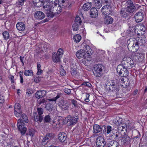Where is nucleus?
Wrapping results in <instances>:
<instances>
[{
  "label": "nucleus",
  "mask_w": 147,
  "mask_h": 147,
  "mask_svg": "<svg viewBox=\"0 0 147 147\" xmlns=\"http://www.w3.org/2000/svg\"><path fill=\"white\" fill-rule=\"evenodd\" d=\"M146 37L142 36L135 38H131L127 41V47L128 49H132L133 51H137L139 45H144L146 42Z\"/></svg>",
  "instance_id": "1"
},
{
  "label": "nucleus",
  "mask_w": 147,
  "mask_h": 147,
  "mask_svg": "<svg viewBox=\"0 0 147 147\" xmlns=\"http://www.w3.org/2000/svg\"><path fill=\"white\" fill-rule=\"evenodd\" d=\"M125 5L127 8H122L120 11V14L121 17L126 18L129 16H132L136 11V8L131 0H128Z\"/></svg>",
  "instance_id": "2"
},
{
  "label": "nucleus",
  "mask_w": 147,
  "mask_h": 147,
  "mask_svg": "<svg viewBox=\"0 0 147 147\" xmlns=\"http://www.w3.org/2000/svg\"><path fill=\"white\" fill-rule=\"evenodd\" d=\"M24 121L27 123L28 121L26 115L23 114L20 119L18 120L17 124V127L22 135L25 134L27 130V128L24 126Z\"/></svg>",
  "instance_id": "3"
},
{
  "label": "nucleus",
  "mask_w": 147,
  "mask_h": 147,
  "mask_svg": "<svg viewBox=\"0 0 147 147\" xmlns=\"http://www.w3.org/2000/svg\"><path fill=\"white\" fill-rule=\"evenodd\" d=\"M51 3H48V4L44 5L43 7L44 12L46 13L47 17L53 18L55 15L58 14L57 11V9H55L54 8H52Z\"/></svg>",
  "instance_id": "4"
},
{
  "label": "nucleus",
  "mask_w": 147,
  "mask_h": 147,
  "mask_svg": "<svg viewBox=\"0 0 147 147\" xmlns=\"http://www.w3.org/2000/svg\"><path fill=\"white\" fill-rule=\"evenodd\" d=\"M120 88L119 86L113 80H109L107 82L106 89L109 92H116Z\"/></svg>",
  "instance_id": "5"
},
{
  "label": "nucleus",
  "mask_w": 147,
  "mask_h": 147,
  "mask_svg": "<svg viewBox=\"0 0 147 147\" xmlns=\"http://www.w3.org/2000/svg\"><path fill=\"white\" fill-rule=\"evenodd\" d=\"M103 66L102 65L98 64L95 65L93 69L94 75L96 77H100L102 75V68Z\"/></svg>",
  "instance_id": "6"
},
{
  "label": "nucleus",
  "mask_w": 147,
  "mask_h": 147,
  "mask_svg": "<svg viewBox=\"0 0 147 147\" xmlns=\"http://www.w3.org/2000/svg\"><path fill=\"white\" fill-rule=\"evenodd\" d=\"M37 111L38 115L37 113L34 112L33 113L34 120L36 122L39 121L41 122L43 119V117L42 115L44 112L43 109L41 108H37Z\"/></svg>",
  "instance_id": "7"
},
{
  "label": "nucleus",
  "mask_w": 147,
  "mask_h": 147,
  "mask_svg": "<svg viewBox=\"0 0 147 147\" xmlns=\"http://www.w3.org/2000/svg\"><path fill=\"white\" fill-rule=\"evenodd\" d=\"M127 68L125 67L123 65L119 64L117 67V71L120 76L126 77L128 76L129 74Z\"/></svg>",
  "instance_id": "8"
},
{
  "label": "nucleus",
  "mask_w": 147,
  "mask_h": 147,
  "mask_svg": "<svg viewBox=\"0 0 147 147\" xmlns=\"http://www.w3.org/2000/svg\"><path fill=\"white\" fill-rule=\"evenodd\" d=\"M119 122L117 123V124H118V126L117 127V129L119 131V132L125 131H127V129H130V125L129 123L128 124H126L125 123H121L119 124Z\"/></svg>",
  "instance_id": "9"
},
{
  "label": "nucleus",
  "mask_w": 147,
  "mask_h": 147,
  "mask_svg": "<svg viewBox=\"0 0 147 147\" xmlns=\"http://www.w3.org/2000/svg\"><path fill=\"white\" fill-rule=\"evenodd\" d=\"M96 144L98 147H104L105 142L103 138L101 136L98 137L96 140Z\"/></svg>",
  "instance_id": "10"
},
{
  "label": "nucleus",
  "mask_w": 147,
  "mask_h": 147,
  "mask_svg": "<svg viewBox=\"0 0 147 147\" xmlns=\"http://www.w3.org/2000/svg\"><path fill=\"white\" fill-rule=\"evenodd\" d=\"M101 11L105 15L106 13H110L111 12L112 9L111 4H107L103 6L102 8Z\"/></svg>",
  "instance_id": "11"
},
{
  "label": "nucleus",
  "mask_w": 147,
  "mask_h": 147,
  "mask_svg": "<svg viewBox=\"0 0 147 147\" xmlns=\"http://www.w3.org/2000/svg\"><path fill=\"white\" fill-rule=\"evenodd\" d=\"M82 46L83 47V49H82L84 51V52L86 54V55L90 56L92 54L93 51L88 45L82 44Z\"/></svg>",
  "instance_id": "12"
},
{
  "label": "nucleus",
  "mask_w": 147,
  "mask_h": 147,
  "mask_svg": "<svg viewBox=\"0 0 147 147\" xmlns=\"http://www.w3.org/2000/svg\"><path fill=\"white\" fill-rule=\"evenodd\" d=\"M131 58L128 57H126L124 58L121 61V64L120 65H122L125 67L128 68L130 66V64L131 63L130 61Z\"/></svg>",
  "instance_id": "13"
},
{
  "label": "nucleus",
  "mask_w": 147,
  "mask_h": 147,
  "mask_svg": "<svg viewBox=\"0 0 147 147\" xmlns=\"http://www.w3.org/2000/svg\"><path fill=\"white\" fill-rule=\"evenodd\" d=\"M45 15L42 11H36L34 14V18L38 20H40L45 18Z\"/></svg>",
  "instance_id": "14"
},
{
  "label": "nucleus",
  "mask_w": 147,
  "mask_h": 147,
  "mask_svg": "<svg viewBox=\"0 0 147 147\" xmlns=\"http://www.w3.org/2000/svg\"><path fill=\"white\" fill-rule=\"evenodd\" d=\"M134 17L136 21L137 22H139L143 20L144 14L141 12H138L135 14Z\"/></svg>",
  "instance_id": "15"
},
{
  "label": "nucleus",
  "mask_w": 147,
  "mask_h": 147,
  "mask_svg": "<svg viewBox=\"0 0 147 147\" xmlns=\"http://www.w3.org/2000/svg\"><path fill=\"white\" fill-rule=\"evenodd\" d=\"M47 92L45 90H38L36 92L35 96L36 98L39 99L45 96Z\"/></svg>",
  "instance_id": "16"
},
{
  "label": "nucleus",
  "mask_w": 147,
  "mask_h": 147,
  "mask_svg": "<svg viewBox=\"0 0 147 147\" xmlns=\"http://www.w3.org/2000/svg\"><path fill=\"white\" fill-rule=\"evenodd\" d=\"M86 53L82 49L79 50L76 53V57L79 59L86 58Z\"/></svg>",
  "instance_id": "17"
},
{
  "label": "nucleus",
  "mask_w": 147,
  "mask_h": 147,
  "mask_svg": "<svg viewBox=\"0 0 147 147\" xmlns=\"http://www.w3.org/2000/svg\"><path fill=\"white\" fill-rule=\"evenodd\" d=\"M130 138L127 136H124L121 139V144L124 145L129 144L130 143Z\"/></svg>",
  "instance_id": "18"
},
{
  "label": "nucleus",
  "mask_w": 147,
  "mask_h": 147,
  "mask_svg": "<svg viewBox=\"0 0 147 147\" xmlns=\"http://www.w3.org/2000/svg\"><path fill=\"white\" fill-rule=\"evenodd\" d=\"M58 2L60 4V6H62V8L68 7L70 6L67 0H58Z\"/></svg>",
  "instance_id": "19"
},
{
  "label": "nucleus",
  "mask_w": 147,
  "mask_h": 147,
  "mask_svg": "<svg viewBox=\"0 0 147 147\" xmlns=\"http://www.w3.org/2000/svg\"><path fill=\"white\" fill-rule=\"evenodd\" d=\"M58 139L60 142H63L65 141L67 136L65 133L64 132H61L58 134Z\"/></svg>",
  "instance_id": "20"
},
{
  "label": "nucleus",
  "mask_w": 147,
  "mask_h": 147,
  "mask_svg": "<svg viewBox=\"0 0 147 147\" xmlns=\"http://www.w3.org/2000/svg\"><path fill=\"white\" fill-rule=\"evenodd\" d=\"M17 29L20 31H24L26 28V25L22 22H19L16 24Z\"/></svg>",
  "instance_id": "21"
},
{
  "label": "nucleus",
  "mask_w": 147,
  "mask_h": 147,
  "mask_svg": "<svg viewBox=\"0 0 147 147\" xmlns=\"http://www.w3.org/2000/svg\"><path fill=\"white\" fill-rule=\"evenodd\" d=\"M52 137V134L48 133L43 138L42 141V144L43 146L46 145L48 142V140Z\"/></svg>",
  "instance_id": "22"
},
{
  "label": "nucleus",
  "mask_w": 147,
  "mask_h": 147,
  "mask_svg": "<svg viewBox=\"0 0 147 147\" xmlns=\"http://www.w3.org/2000/svg\"><path fill=\"white\" fill-rule=\"evenodd\" d=\"M108 147H119V144L116 141L111 140L108 141Z\"/></svg>",
  "instance_id": "23"
},
{
  "label": "nucleus",
  "mask_w": 147,
  "mask_h": 147,
  "mask_svg": "<svg viewBox=\"0 0 147 147\" xmlns=\"http://www.w3.org/2000/svg\"><path fill=\"white\" fill-rule=\"evenodd\" d=\"M90 14L91 17L95 18L98 16V11L96 9L95 7H93L90 9Z\"/></svg>",
  "instance_id": "24"
},
{
  "label": "nucleus",
  "mask_w": 147,
  "mask_h": 147,
  "mask_svg": "<svg viewBox=\"0 0 147 147\" xmlns=\"http://www.w3.org/2000/svg\"><path fill=\"white\" fill-rule=\"evenodd\" d=\"M51 4L52 7H52V8H54L55 9H57L56 11H57L58 13V14H59L61 12L62 9L61 6H60L59 4L54 3H52Z\"/></svg>",
  "instance_id": "25"
},
{
  "label": "nucleus",
  "mask_w": 147,
  "mask_h": 147,
  "mask_svg": "<svg viewBox=\"0 0 147 147\" xmlns=\"http://www.w3.org/2000/svg\"><path fill=\"white\" fill-rule=\"evenodd\" d=\"M132 134L134 136V140L137 141L139 140V137L140 136V133L137 130L134 129L132 131Z\"/></svg>",
  "instance_id": "26"
},
{
  "label": "nucleus",
  "mask_w": 147,
  "mask_h": 147,
  "mask_svg": "<svg viewBox=\"0 0 147 147\" xmlns=\"http://www.w3.org/2000/svg\"><path fill=\"white\" fill-rule=\"evenodd\" d=\"M33 3L36 7H41L43 4V0H33Z\"/></svg>",
  "instance_id": "27"
},
{
  "label": "nucleus",
  "mask_w": 147,
  "mask_h": 147,
  "mask_svg": "<svg viewBox=\"0 0 147 147\" xmlns=\"http://www.w3.org/2000/svg\"><path fill=\"white\" fill-rule=\"evenodd\" d=\"M113 22V18L111 16H106L104 19V23L107 24H111Z\"/></svg>",
  "instance_id": "28"
},
{
  "label": "nucleus",
  "mask_w": 147,
  "mask_h": 147,
  "mask_svg": "<svg viewBox=\"0 0 147 147\" xmlns=\"http://www.w3.org/2000/svg\"><path fill=\"white\" fill-rule=\"evenodd\" d=\"M61 57L57 55V53H54L52 55V59L54 62H59L60 60Z\"/></svg>",
  "instance_id": "29"
},
{
  "label": "nucleus",
  "mask_w": 147,
  "mask_h": 147,
  "mask_svg": "<svg viewBox=\"0 0 147 147\" xmlns=\"http://www.w3.org/2000/svg\"><path fill=\"white\" fill-rule=\"evenodd\" d=\"M102 131L101 126L97 124L93 126V132L95 134L100 132Z\"/></svg>",
  "instance_id": "30"
},
{
  "label": "nucleus",
  "mask_w": 147,
  "mask_h": 147,
  "mask_svg": "<svg viewBox=\"0 0 147 147\" xmlns=\"http://www.w3.org/2000/svg\"><path fill=\"white\" fill-rule=\"evenodd\" d=\"M92 5L91 3H86L83 5L82 9L84 11H88L91 8Z\"/></svg>",
  "instance_id": "31"
},
{
  "label": "nucleus",
  "mask_w": 147,
  "mask_h": 147,
  "mask_svg": "<svg viewBox=\"0 0 147 147\" xmlns=\"http://www.w3.org/2000/svg\"><path fill=\"white\" fill-rule=\"evenodd\" d=\"M94 3L97 8L99 9L102 5V1L101 0H94Z\"/></svg>",
  "instance_id": "32"
},
{
  "label": "nucleus",
  "mask_w": 147,
  "mask_h": 147,
  "mask_svg": "<svg viewBox=\"0 0 147 147\" xmlns=\"http://www.w3.org/2000/svg\"><path fill=\"white\" fill-rule=\"evenodd\" d=\"M71 72L72 75L76 78H77L79 76V73L78 72L75 68H71Z\"/></svg>",
  "instance_id": "33"
},
{
  "label": "nucleus",
  "mask_w": 147,
  "mask_h": 147,
  "mask_svg": "<svg viewBox=\"0 0 147 147\" xmlns=\"http://www.w3.org/2000/svg\"><path fill=\"white\" fill-rule=\"evenodd\" d=\"M78 116L71 117V119L70 121V125H74L76 124L78 120Z\"/></svg>",
  "instance_id": "34"
},
{
  "label": "nucleus",
  "mask_w": 147,
  "mask_h": 147,
  "mask_svg": "<svg viewBox=\"0 0 147 147\" xmlns=\"http://www.w3.org/2000/svg\"><path fill=\"white\" fill-rule=\"evenodd\" d=\"M134 31V28H132V26L131 27L129 26V28L127 30V33L129 36H134L135 32L133 33Z\"/></svg>",
  "instance_id": "35"
},
{
  "label": "nucleus",
  "mask_w": 147,
  "mask_h": 147,
  "mask_svg": "<svg viewBox=\"0 0 147 147\" xmlns=\"http://www.w3.org/2000/svg\"><path fill=\"white\" fill-rule=\"evenodd\" d=\"M60 106L63 111L67 110L69 108V105L67 103L65 104L63 103V104L61 105Z\"/></svg>",
  "instance_id": "36"
},
{
  "label": "nucleus",
  "mask_w": 147,
  "mask_h": 147,
  "mask_svg": "<svg viewBox=\"0 0 147 147\" xmlns=\"http://www.w3.org/2000/svg\"><path fill=\"white\" fill-rule=\"evenodd\" d=\"M43 119L44 123H50L51 121V119L49 115H47L45 116Z\"/></svg>",
  "instance_id": "37"
},
{
  "label": "nucleus",
  "mask_w": 147,
  "mask_h": 147,
  "mask_svg": "<svg viewBox=\"0 0 147 147\" xmlns=\"http://www.w3.org/2000/svg\"><path fill=\"white\" fill-rule=\"evenodd\" d=\"M14 111H21L20 104L18 103L15 104Z\"/></svg>",
  "instance_id": "38"
},
{
  "label": "nucleus",
  "mask_w": 147,
  "mask_h": 147,
  "mask_svg": "<svg viewBox=\"0 0 147 147\" xmlns=\"http://www.w3.org/2000/svg\"><path fill=\"white\" fill-rule=\"evenodd\" d=\"M81 39V36L79 34L75 35L74 37V40L76 42H79Z\"/></svg>",
  "instance_id": "39"
},
{
  "label": "nucleus",
  "mask_w": 147,
  "mask_h": 147,
  "mask_svg": "<svg viewBox=\"0 0 147 147\" xmlns=\"http://www.w3.org/2000/svg\"><path fill=\"white\" fill-rule=\"evenodd\" d=\"M75 23H76L78 25H80L81 22L82 20L80 17L78 16V15H77L76 17L75 20Z\"/></svg>",
  "instance_id": "40"
},
{
  "label": "nucleus",
  "mask_w": 147,
  "mask_h": 147,
  "mask_svg": "<svg viewBox=\"0 0 147 147\" xmlns=\"http://www.w3.org/2000/svg\"><path fill=\"white\" fill-rule=\"evenodd\" d=\"M24 74L26 76H30L33 74V73L31 70H25Z\"/></svg>",
  "instance_id": "41"
},
{
  "label": "nucleus",
  "mask_w": 147,
  "mask_h": 147,
  "mask_svg": "<svg viewBox=\"0 0 147 147\" xmlns=\"http://www.w3.org/2000/svg\"><path fill=\"white\" fill-rule=\"evenodd\" d=\"M35 131L34 130L32 129H29L28 130V132L27 134V135H29L31 136H33L34 134Z\"/></svg>",
  "instance_id": "42"
},
{
  "label": "nucleus",
  "mask_w": 147,
  "mask_h": 147,
  "mask_svg": "<svg viewBox=\"0 0 147 147\" xmlns=\"http://www.w3.org/2000/svg\"><path fill=\"white\" fill-rule=\"evenodd\" d=\"M137 27L140 29V31H142L143 32H144L146 30L145 27L142 24H139Z\"/></svg>",
  "instance_id": "43"
},
{
  "label": "nucleus",
  "mask_w": 147,
  "mask_h": 147,
  "mask_svg": "<svg viewBox=\"0 0 147 147\" xmlns=\"http://www.w3.org/2000/svg\"><path fill=\"white\" fill-rule=\"evenodd\" d=\"M62 96V94L61 93H58L57 94V95L56 97L51 99L49 100L50 101H55L56 100L60 97L61 96Z\"/></svg>",
  "instance_id": "44"
},
{
  "label": "nucleus",
  "mask_w": 147,
  "mask_h": 147,
  "mask_svg": "<svg viewBox=\"0 0 147 147\" xmlns=\"http://www.w3.org/2000/svg\"><path fill=\"white\" fill-rule=\"evenodd\" d=\"M3 35L5 39L7 40L9 38V34L8 32H4L3 33Z\"/></svg>",
  "instance_id": "45"
},
{
  "label": "nucleus",
  "mask_w": 147,
  "mask_h": 147,
  "mask_svg": "<svg viewBox=\"0 0 147 147\" xmlns=\"http://www.w3.org/2000/svg\"><path fill=\"white\" fill-rule=\"evenodd\" d=\"M80 25H78L76 23L74 24L72 26V28L74 31H76L78 30V27Z\"/></svg>",
  "instance_id": "46"
},
{
  "label": "nucleus",
  "mask_w": 147,
  "mask_h": 147,
  "mask_svg": "<svg viewBox=\"0 0 147 147\" xmlns=\"http://www.w3.org/2000/svg\"><path fill=\"white\" fill-rule=\"evenodd\" d=\"M132 28H134V31L133 33L135 32L134 34V36H135L136 34L138 35L139 34L138 32V29L137 27H135V26H132Z\"/></svg>",
  "instance_id": "47"
},
{
  "label": "nucleus",
  "mask_w": 147,
  "mask_h": 147,
  "mask_svg": "<svg viewBox=\"0 0 147 147\" xmlns=\"http://www.w3.org/2000/svg\"><path fill=\"white\" fill-rule=\"evenodd\" d=\"M63 51L62 49L61 48L59 49L57 54V55H58L59 56H60L61 57L63 55Z\"/></svg>",
  "instance_id": "48"
},
{
  "label": "nucleus",
  "mask_w": 147,
  "mask_h": 147,
  "mask_svg": "<svg viewBox=\"0 0 147 147\" xmlns=\"http://www.w3.org/2000/svg\"><path fill=\"white\" fill-rule=\"evenodd\" d=\"M41 80V78L39 76L35 77L34 78V81L36 83L39 82Z\"/></svg>",
  "instance_id": "49"
},
{
  "label": "nucleus",
  "mask_w": 147,
  "mask_h": 147,
  "mask_svg": "<svg viewBox=\"0 0 147 147\" xmlns=\"http://www.w3.org/2000/svg\"><path fill=\"white\" fill-rule=\"evenodd\" d=\"M25 1L26 0H19L17 2V4L18 5H23Z\"/></svg>",
  "instance_id": "50"
},
{
  "label": "nucleus",
  "mask_w": 147,
  "mask_h": 147,
  "mask_svg": "<svg viewBox=\"0 0 147 147\" xmlns=\"http://www.w3.org/2000/svg\"><path fill=\"white\" fill-rule=\"evenodd\" d=\"M15 115L17 117H20L22 114V112L21 111H20L19 112L18 111H14Z\"/></svg>",
  "instance_id": "51"
},
{
  "label": "nucleus",
  "mask_w": 147,
  "mask_h": 147,
  "mask_svg": "<svg viewBox=\"0 0 147 147\" xmlns=\"http://www.w3.org/2000/svg\"><path fill=\"white\" fill-rule=\"evenodd\" d=\"M71 102L72 104L74 105L75 107H77L78 106L76 100L74 99L71 100Z\"/></svg>",
  "instance_id": "52"
},
{
  "label": "nucleus",
  "mask_w": 147,
  "mask_h": 147,
  "mask_svg": "<svg viewBox=\"0 0 147 147\" xmlns=\"http://www.w3.org/2000/svg\"><path fill=\"white\" fill-rule=\"evenodd\" d=\"M66 74V72L65 71V70L63 69H61L60 70V75L62 76H63L65 75Z\"/></svg>",
  "instance_id": "53"
},
{
  "label": "nucleus",
  "mask_w": 147,
  "mask_h": 147,
  "mask_svg": "<svg viewBox=\"0 0 147 147\" xmlns=\"http://www.w3.org/2000/svg\"><path fill=\"white\" fill-rule=\"evenodd\" d=\"M33 91L32 90L29 89L27 90L26 93L28 96H30L31 94L33 93Z\"/></svg>",
  "instance_id": "54"
},
{
  "label": "nucleus",
  "mask_w": 147,
  "mask_h": 147,
  "mask_svg": "<svg viewBox=\"0 0 147 147\" xmlns=\"http://www.w3.org/2000/svg\"><path fill=\"white\" fill-rule=\"evenodd\" d=\"M52 106L50 104H47L45 106V108L47 110H50L52 109Z\"/></svg>",
  "instance_id": "55"
},
{
  "label": "nucleus",
  "mask_w": 147,
  "mask_h": 147,
  "mask_svg": "<svg viewBox=\"0 0 147 147\" xmlns=\"http://www.w3.org/2000/svg\"><path fill=\"white\" fill-rule=\"evenodd\" d=\"M112 130L111 127L109 125L108 126L107 131V134H109Z\"/></svg>",
  "instance_id": "56"
},
{
  "label": "nucleus",
  "mask_w": 147,
  "mask_h": 147,
  "mask_svg": "<svg viewBox=\"0 0 147 147\" xmlns=\"http://www.w3.org/2000/svg\"><path fill=\"white\" fill-rule=\"evenodd\" d=\"M64 91L66 93L68 94H70L71 93V91L70 89L67 88H66L64 89Z\"/></svg>",
  "instance_id": "57"
},
{
  "label": "nucleus",
  "mask_w": 147,
  "mask_h": 147,
  "mask_svg": "<svg viewBox=\"0 0 147 147\" xmlns=\"http://www.w3.org/2000/svg\"><path fill=\"white\" fill-rule=\"evenodd\" d=\"M46 102V101L45 99H42L38 101V103L40 105L41 104H44Z\"/></svg>",
  "instance_id": "58"
},
{
  "label": "nucleus",
  "mask_w": 147,
  "mask_h": 147,
  "mask_svg": "<svg viewBox=\"0 0 147 147\" xmlns=\"http://www.w3.org/2000/svg\"><path fill=\"white\" fill-rule=\"evenodd\" d=\"M82 85L86 86L88 87H90L91 86V84L90 83L88 82H83Z\"/></svg>",
  "instance_id": "59"
},
{
  "label": "nucleus",
  "mask_w": 147,
  "mask_h": 147,
  "mask_svg": "<svg viewBox=\"0 0 147 147\" xmlns=\"http://www.w3.org/2000/svg\"><path fill=\"white\" fill-rule=\"evenodd\" d=\"M9 78L11 80V83H14V82L15 80L13 76L11 75L10 77H9Z\"/></svg>",
  "instance_id": "60"
},
{
  "label": "nucleus",
  "mask_w": 147,
  "mask_h": 147,
  "mask_svg": "<svg viewBox=\"0 0 147 147\" xmlns=\"http://www.w3.org/2000/svg\"><path fill=\"white\" fill-rule=\"evenodd\" d=\"M71 119V117L70 115H68L65 118V120L67 121V122H70Z\"/></svg>",
  "instance_id": "61"
},
{
  "label": "nucleus",
  "mask_w": 147,
  "mask_h": 147,
  "mask_svg": "<svg viewBox=\"0 0 147 147\" xmlns=\"http://www.w3.org/2000/svg\"><path fill=\"white\" fill-rule=\"evenodd\" d=\"M4 102V99L2 96L0 95V103H2Z\"/></svg>",
  "instance_id": "62"
},
{
  "label": "nucleus",
  "mask_w": 147,
  "mask_h": 147,
  "mask_svg": "<svg viewBox=\"0 0 147 147\" xmlns=\"http://www.w3.org/2000/svg\"><path fill=\"white\" fill-rule=\"evenodd\" d=\"M57 0H48L49 1L48 2H47V3H46V4H48V3H55V2L57 1Z\"/></svg>",
  "instance_id": "63"
},
{
  "label": "nucleus",
  "mask_w": 147,
  "mask_h": 147,
  "mask_svg": "<svg viewBox=\"0 0 147 147\" xmlns=\"http://www.w3.org/2000/svg\"><path fill=\"white\" fill-rule=\"evenodd\" d=\"M38 69V71L37 72V74L38 75H39V76L42 73V71L40 69Z\"/></svg>",
  "instance_id": "64"
}]
</instances>
